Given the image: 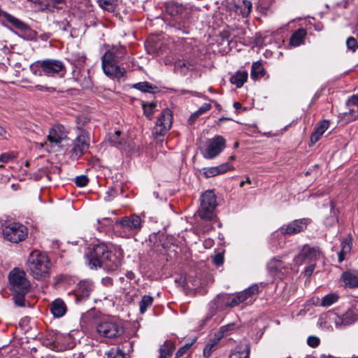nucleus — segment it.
Returning <instances> with one entry per match:
<instances>
[{
	"mask_svg": "<svg viewBox=\"0 0 358 358\" xmlns=\"http://www.w3.org/2000/svg\"><path fill=\"white\" fill-rule=\"evenodd\" d=\"M229 170H234V166L227 162L217 166L204 168L203 169V174L206 178H211L224 173Z\"/></svg>",
	"mask_w": 358,
	"mask_h": 358,
	"instance_id": "18",
	"label": "nucleus"
},
{
	"mask_svg": "<svg viewBox=\"0 0 358 358\" xmlns=\"http://www.w3.org/2000/svg\"><path fill=\"white\" fill-rule=\"evenodd\" d=\"M115 224L120 227V236L127 238L136 235L143 227L142 219L136 214H132L129 216H124L118 219Z\"/></svg>",
	"mask_w": 358,
	"mask_h": 358,
	"instance_id": "3",
	"label": "nucleus"
},
{
	"mask_svg": "<svg viewBox=\"0 0 358 358\" xmlns=\"http://www.w3.org/2000/svg\"><path fill=\"white\" fill-rule=\"evenodd\" d=\"M114 53H111L109 50L101 57V66L104 73L109 78H116L120 79L124 76V69L121 68L117 64L120 62Z\"/></svg>",
	"mask_w": 358,
	"mask_h": 358,
	"instance_id": "5",
	"label": "nucleus"
},
{
	"mask_svg": "<svg viewBox=\"0 0 358 358\" xmlns=\"http://www.w3.org/2000/svg\"><path fill=\"white\" fill-rule=\"evenodd\" d=\"M334 320L336 327H342L350 325L358 320V313L354 312V310L350 308L342 316L335 315Z\"/></svg>",
	"mask_w": 358,
	"mask_h": 358,
	"instance_id": "16",
	"label": "nucleus"
},
{
	"mask_svg": "<svg viewBox=\"0 0 358 358\" xmlns=\"http://www.w3.org/2000/svg\"><path fill=\"white\" fill-rule=\"evenodd\" d=\"M3 15L6 17V19L10 23H11L15 28H17L21 31L32 32V31L29 28V27L24 22L19 20L18 18L11 15L10 14H8L7 13H4Z\"/></svg>",
	"mask_w": 358,
	"mask_h": 358,
	"instance_id": "29",
	"label": "nucleus"
},
{
	"mask_svg": "<svg viewBox=\"0 0 358 358\" xmlns=\"http://www.w3.org/2000/svg\"><path fill=\"white\" fill-rule=\"evenodd\" d=\"M240 303H241V302L240 301V297L238 296V293L233 297V299H231V301L230 302H229V301L226 302V305L227 306H230V307L237 306Z\"/></svg>",
	"mask_w": 358,
	"mask_h": 358,
	"instance_id": "54",
	"label": "nucleus"
},
{
	"mask_svg": "<svg viewBox=\"0 0 358 358\" xmlns=\"http://www.w3.org/2000/svg\"><path fill=\"white\" fill-rule=\"evenodd\" d=\"M96 331L100 336L113 339L121 336L124 334V329L122 325L117 321L105 320L97 324Z\"/></svg>",
	"mask_w": 358,
	"mask_h": 358,
	"instance_id": "6",
	"label": "nucleus"
},
{
	"mask_svg": "<svg viewBox=\"0 0 358 358\" xmlns=\"http://www.w3.org/2000/svg\"><path fill=\"white\" fill-rule=\"evenodd\" d=\"M117 0H97V3L99 6L109 12H112L114 10L115 6L117 4Z\"/></svg>",
	"mask_w": 358,
	"mask_h": 358,
	"instance_id": "39",
	"label": "nucleus"
},
{
	"mask_svg": "<svg viewBox=\"0 0 358 358\" xmlns=\"http://www.w3.org/2000/svg\"><path fill=\"white\" fill-rule=\"evenodd\" d=\"M259 292V287L257 285H253L251 287L245 289V290L238 292L240 301L241 303L247 301L248 299L252 297L254 295L258 294Z\"/></svg>",
	"mask_w": 358,
	"mask_h": 358,
	"instance_id": "30",
	"label": "nucleus"
},
{
	"mask_svg": "<svg viewBox=\"0 0 358 358\" xmlns=\"http://www.w3.org/2000/svg\"><path fill=\"white\" fill-rule=\"evenodd\" d=\"M175 349V346L172 342L166 341L159 348V358H167L170 357L173 350Z\"/></svg>",
	"mask_w": 358,
	"mask_h": 358,
	"instance_id": "33",
	"label": "nucleus"
},
{
	"mask_svg": "<svg viewBox=\"0 0 358 358\" xmlns=\"http://www.w3.org/2000/svg\"><path fill=\"white\" fill-rule=\"evenodd\" d=\"M166 9L167 11L170 13V15H176L182 13V11L183 10V7L181 5L176 3L169 6Z\"/></svg>",
	"mask_w": 358,
	"mask_h": 358,
	"instance_id": "47",
	"label": "nucleus"
},
{
	"mask_svg": "<svg viewBox=\"0 0 358 358\" xmlns=\"http://www.w3.org/2000/svg\"><path fill=\"white\" fill-rule=\"evenodd\" d=\"M26 267L29 275L38 280L50 276V262L45 252L38 250L31 252L27 258Z\"/></svg>",
	"mask_w": 358,
	"mask_h": 358,
	"instance_id": "2",
	"label": "nucleus"
},
{
	"mask_svg": "<svg viewBox=\"0 0 358 358\" xmlns=\"http://www.w3.org/2000/svg\"><path fill=\"white\" fill-rule=\"evenodd\" d=\"M200 201L198 215L204 220H213L215 216V209L217 205L215 193L211 190L205 192L201 196Z\"/></svg>",
	"mask_w": 358,
	"mask_h": 358,
	"instance_id": "4",
	"label": "nucleus"
},
{
	"mask_svg": "<svg viewBox=\"0 0 358 358\" xmlns=\"http://www.w3.org/2000/svg\"><path fill=\"white\" fill-rule=\"evenodd\" d=\"M47 139L52 145L63 147V143L68 141L69 138L64 127L61 124H57L50 129Z\"/></svg>",
	"mask_w": 358,
	"mask_h": 358,
	"instance_id": "12",
	"label": "nucleus"
},
{
	"mask_svg": "<svg viewBox=\"0 0 358 358\" xmlns=\"http://www.w3.org/2000/svg\"><path fill=\"white\" fill-rule=\"evenodd\" d=\"M248 73L246 71H237L230 78V82L237 87H241L247 81Z\"/></svg>",
	"mask_w": 358,
	"mask_h": 358,
	"instance_id": "32",
	"label": "nucleus"
},
{
	"mask_svg": "<svg viewBox=\"0 0 358 358\" xmlns=\"http://www.w3.org/2000/svg\"><path fill=\"white\" fill-rule=\"evenodd\" d=\"M102 282L105 285L109 286L113 285V280L110 278H103Z\"/></svg>",
	"mask_w": 358,
	"mask_h": 358,
	"instance_id": "62",
	"label": "nucleus"
},
{
	"mask_svg": "<svg viewBox=\"0 0 358 358\" xmlns=\"http://www.w3.org/2000/svg\"><path fill=\"white\" fill-rule=\"evenodd\" d=\"M213 262L216 266H221L224 263V255L219 252L213 257Z\"/></svg>",
	"mask_w": 358,
	"mask_h": 358,
	"instance_id": "53",
	"label": "nucleus"
},
{
	"mask_svg": "<svg viewBox=\"0 0 358 358\" xmlns=\"http://www.w3.org/2000/svg\"><path fill=\"white\" fill-rule=\"evenodd\" d=\"M338 298V295L335 293L327 294L322 298L321 305L324 307H329L336 303Z\"/></svg>",
	"mask_w": 358,
	"mask_h": 358,
	"instance_id": "40",
	"label": "nucleus"
},
{
	"mask_svg": "<svg viewBox=\"0 0 358 358\" xmlns=\"http://www.w3.org/2000/svg\"><path fill=\"white\" fill-rule=\"evenodd\" d=\"M211 108L210 103H203L196 112H194L189 117V122H192V120L197 118L199 116L205 113Z\"/></svg>",
	"mask_w": 358,
	"mask_h": 358,
	"instance_id": "43",
	"label": "nucleus"
},
{
	"mask_svg": "<svg viewBox=\"0 0 358 358\" xmlns=\"http://www.w3.org/2000/svg\"><path fill=\"white\" fill-rule=\"evenodd\" d=\"M250 345L248 344H240L236 347L231 353L229 358H249Z\"/></svg>",
	"mask_w": 358,
	"mask_h": 358,
	"instance_id": "27",
	"label": "nucleus"
},
{
	"mask_svg": "<svg viewBox=\"0 0 358 358\" xmlns=\"http://www.w3.org/2000/svg\"><path fill=\"white\" fill-rule=\"evenodd\" d=\"M245 183L251 184V180H250V178H249V177H247V179H246V180H245V181H242V182H241V183H240V187H243V185H245Z\"/></svg>",
	"mask_w": 358,
	"mask_h": 358,
	"instance_id": "63",
	"label": "nucleus"
},
{
	"mask_svg": "<svg viewBox=\"0 0 358 358\" xmlns=\"http://www.w3.org/2000/svg\"><path fill=\"white\" fill-rule=\"evenodd\" d=\"M315 264H311L308 267H307L306 269L305 270L306 275H308V276L311 275L313 271L315 270Z\"/></svg>",
	"mask_w": 358,
	"mask_h": 358,
	"instance_id": "59",
	"label": "nucleus"
},
{
	"mask_svg": "<svg viewBox=\"0 0 358 358\" xmlns=\"http://www.w3.org/2000/svg\"><path fill=\"white\" fill-rule=\"evenodd\" d=\"M172 113L169 108L164 109L158 117L153 129V134L164 136L172 125Z\"/></svg>",
	"mask_w": 358,
	"mask_h": 358,
	"instance_id": "11",
	"label": "nucleus"
},
{
	"mask_svg": "<svg viewBox=\"0 0 358 358\" xmlns=\"http://www.w3.org/2000/svg\"><path fill=\"white\" fill-rule=\"evenodd\" d=\"M105 355L107 358H118L119 357L126 358L127 352L117 347L111 348L105 353Z\"/></svg>",
	"mask_w": 358,
	"mask_h": 358,
	"instance_id": "36",
	"label": "nucleus"
},
{
	"mask_svg": "<svg viewBox=\"0 0 358 358\" xmlns=\"http://www.w3.org/2000/svg\"><path fill=\"white\" fill-rule=\"evenodd\" d=\"M259 292V287L257 285H253L251 287L245 289V290L238 292L240 301L241 303L247 301L248 299L252 297L254 295L258 294Z\"/></svg>",
	"mask_w": 358,
	"mask_h": 358,
	"instance_id": "31",
	"label": "nucleus"
},
{
	"mask_svg": "<svg viewBox=\"0 0 358 358\" xmlns=\"http://www.w3.org/2000/svg\"><path fill=\"white\" fill-rule=\"evenodd\" d=\"M13 158V155L9 153H3L0 155V162L7 163Z\"/></svg>",
	"mask_w": 358,
	"mask_h": 358,
	"instance_id": "57",
	"label": "nucleus"
},
{
	"mask_svg": "<svg viewBox=\"0 0 358 358\" xmlns=\"http://www.w3.org/2000/svg\"><path fill=\"white\" fill-rule=\"evenodd\" d=\"M110 143L117 147L122 148L125 145L126 141L124 137L122 136V133L120 131H115L113 134L109 136Z\"/></svg>",
	"mask_w": 358,
	"mask_h": 358,
	"instance_id": "34",
	"label": "nucleus"
},
{
	"mask_svg": "<svg viewBox=\"0 0 358 358\" xmlns=\"http://www.w3.org/2000/svg\"><path fill=\"white\" fill-rule=\"evenodd\" d=\"M93 290L92 282L90 280H82L78 285L76 291V299L77 301H81L87 299Z\"/></svg>",
	"mask_w": 358,
	"mask_h": 358,
	"instance_id": "17",
	"label": "nucleus"
},
{
	"mask_svg": "<svg viewBox=\"0 0 358 358\" xmlns=\"http://www.w3.org/2000/svg\"><path fill=\"white\" fill-rule=\"evenodd\" d=\"M164 239L163 235L157 234H151L149 238L150 249L157 253L162 254L166 247L165 243L163 242Z\"/></svg>",
	"mask_w": 358,
	"mask_h": 358,
	"instance_id": "19",
	"label": "nucleus"
},
{
	"mask_svg": "<svg viewBox=\"0 0 358 358\" xmlns=\"http://www.w3.org/2000/svg\"><path fill=\"white\" fill-rule=\"evenodd\" d=\"M80 85L83 88H90L92 87V81L89 76H85L83 80L81 82Z\"/></svg>",
	"mask_w": 358,
	"mask_h": 358,
	"instance_id": "56",
	"label": "nucleus"
},
{
	"mask_svg": "<svg viewBox=\"0 0 358 358\" xmlns=\"http://www.w3.org/2000/svg\"><path fill=\"white\" fill-rule=\"evenodd\" d=\"M89 182L88 178L85 175L77 176L75 178V183L78 187H83L87 185Z\"/></svg>",
	"mask_w": 358,
	"mask_h": 358,
	"instance_id": "50",
	"label": "nucleus"
},
{
	"mask_svg": "<svg viewBox=\"0 0 358 358\" xmlns=\"http://www.w3.org/2000/svg\"><path fill=\"white\" fill-rule=\"evenodd\" d=\"M192 345V343L185 344L184 346L178 349V350L176 352V357H180L182 355H183L187 350L190 348V346Z\"/></svg>",
	"mask_w": 358,
	"mask_h": 358,
	"instance_id": "55",
	"label": "nucleus"
},
{
	"mask_svg": "<svg viewBox=\"0 0 358 358\" xmlns=\"http://www.w3.org/2000/svg\"><path fill=\"white\" fill-rule=\"evenodd\" d=\"M234 107L236 109H239V108H241V104L240 103H238V102H235V103H234Z\"/></svg>",
	"mask_w": 358,
	"mask_h": 358,
	"instance_id": "64",
	"label": "nucleus"
},
{
	"mask_svg": "<svg viewBox=\"0 0 358 358\" xmlns=\"http://www.w3.org/2000/svg\"><path fill=\"white\" fill-rule=\"evenodd\" d=\"M27 229L22 224L14 222L6 226L3 229V237L10 242L19 243L27 236Z\"/></svg>",
	"mask_w": 358,
	"mask_h": 358,
	"instance_id": "8",
	"label": "nucleus"
},
{
	"mask_svg": "<svg viewBox=\"0 0 358 358\" xmlns=\"http://www.w3.org/2000/svg\"><path fill=\"white\" fill-rule=\"evenodd\" d=\"M351 309L354 310V312L358 313V299L353 301Z\"/></svg>",
	"mask_w": 358,
	"mask_h": 358,
	"instance_id": "61",
	"label": "nucleus"
},
{
	"mask_svg": "<svg viewBox=\"0 0 358 358\" xmlns=\"http://www.w3.org/2000/svg\"><path fill=\"white\" fill-rule=\"evenodd\" d=\"M306 31L304 29H299L294 31L290 37L289 44L292 46L297 47L304 43Z\"/></svg>",
	"mask_w": 358,
	"mask_h": 358,
	"instance_id": "28",
	"label": "nucleus"
},
{
	"mask_svg": "<svg viewBox=\"0 0 358 358\" xmlns=\"http://www.w3.org/2000/svg\"><path fill=\"white\" fill-rule=\"evenodd\" d=\"M352 246V238L350 236H348L343 238L341 243V251L338 253V262L341 263L345 259L347 255H348Z\"/></svg>",
	"mask_w": 358,
	"mask_h": 358,
	"instance_id": "23",
	"label": "nucleus"
},
{
	"mask_svg": "<svg viewBox=\"0 0 358 358\" xmlns=\"http://www.w3.org/2000/svg\"><path fill=\"white\" fill-rule=\"evenodd\" d=\"M309 220L306 218L295 220L287 224H284L279 230L284 235L296 234L304 230Z\"/></svg>",
	"mask_w": 358,
	"mask_h": 358,
	"instance_id": "14",
	"label": "nucleus"
},
{
	"mask_svg": "<svg viewBox=\"0 0 358 358\" xmlns=\"http://www.w3.org/2000/svg\"><path fill=\"white\" fill-rule=\"evenodd\" d=\"M264 74V69L261 62H257L252 64L251 70V77L253 79H258Z\"/></svg>",
	"mask_w": 358,
	"mask_h": 358,
	"instance_id": "35",
	"label": "nucleus"
},
{
	"mask_svg": "<svg viewBox=\"0 0 358 358\" xmlns=\"http://www.w3.org/2000/svg\"><path fill=\"white\" fill-rule=\"evenodd\" d=\"M14 301L15 303L20 307L24 306V296L27 293H21V292H14Z\"/></svg>",
	"mask_w": 358,
	"mask_h": 358,
	"instance_id": "48",
	"label": "nucleus"
},
{
	"mask_svg": "<svg viewBox=\"0 0 358 358\" xmlns=\"http://www.w3.org/2000/svg\"><path fill=\"white\" fill-rule=\"evenodd\" d=\"M346 46L348 50L355 52L358 48V43L354 37H348L346 40Z\"/></svg>",
	"mask_w": 358,
	"mask_h": 358,
	"instance_id": "49",
	"label": "nucleus"
},
{
	"mask_svg": "<svg viewBox=\"0 0 358 358\" xmlns=\"http://www.w3.org/2000/svg\"><path fill=\"white\" fill-rule=\"evenodd\" d=\"M64 71V64L60 60L53 59L42 60V71L45 76H54Z\"/></svg>",
	"mask_w": 358,
	"mask_h": 358,
	"instance_id": "13",
	"label": "nucleus"
},
{
	"mask_svg": "<svg viewBox=\"0 0 358 358\" xmlns=\"http://www.w3.org/2000/svg\"><path fill=\"white\" fill-rule=\"evenodd\" d=\"M30 70L35 76H42L44 75L42 71V60L31 64L30 65Z\"/></svg>",
	"mask_w": 358,
	"mask_h": 358,
	"instance_id": "45",
	"label": "nucleus"
},
{
	"mask_svg": "<svg viewBox=\"0 0 358 358\" xmlns=\"http://www.w3.org/2000/svg\"><path fill=\"white\" fill-rule=\"evenodd\" d=\"M320 338L315 336H310L307 339L308 345L311 348H316L320 344Z\"/></svg>",
	"mask_w": 358,
	"mask_h": 358,
	"instance_id": "52",
	"label": "nucleus"
},
{
	"mask_svg": "<svg viewBox=\"0 0 358 358\" xmlns=\"http://www.w3.org/2000/svg\"><path fill=\"white\" fill-rule=\"evenodd\" d=\"M194 64L192 60L187 59H178L174 64V69L180 74L185 75L188 71L192 69Z\"/></svg>",
	"mask_w": 358,
	"mask_h": 358,
	"instance_id": "25",
	"label": "nucleus"
},
{
	"mask_svg": "<svg viewBox=\"0 0 358 358\" xmlns=\"http://www.w3.org/2000/svg\"><path fill=\"white\" fill-rule=\"evenodd\" d=\"M319 256L320 250L317 247H310L308 245H305L300 253L295 257L294 261L296 264H302L306 262L314 261Z\"/></svg>",
	"mask_w": 358,
	"mask_h": 358,
	"instance_id": "15",
	"label": "nucleus"
},
{
	"mask_svg": "<svg viewBox=\"0 0 358 358\" xmlns=\"http://www.w3.org/2000/svg\"><path fill=\"white\" fill-rule=\"evenodd\" d=\"M106 194L108 196L106 198V199L107 201H110L112 199V197L115 196V195L117 194V190L113 188H111L106 192Z\"/></svg>",
	"mask_w": 358,
	"mask_h": 358,
	"instance_id": "58",
	"label": "nucleus"
},
{
	"mask_svg": "<svg viewBox=\"0 0 358 358\" xmlns=\"http://www.w3.org/2000/svg\"><path fill=\"white\" fill-rule=\"evenodd\" d=\"M329 122L328 120H324L319 122L315 127V131L311 134L310 141L313 143H317L322 134L327 131L329 128Z\"/></svg>",
	"mask_w": 358,
	"mask_h": 358,
	"instance_id": "22",
	"label": "nucleus"
},
{
	"mask_svg": "<svg viewBox=\"0 0 358 358\" xmlns=\"http://www.w3.org/2000/svg\"><path fill=\"white\" fill-rule=\"evenodd\" d=\"M217 344V341L216 340H214L213 341L208 343L203 349V356L206 357H209L212 352L215 350Z\"/></svg>",
	"mask_w": 358,
	"mask_h": 358,
	"instance_id": "46",
	"label": "nucleus"
},
{
	"mask_svg": "<svg viewBox=\"0 0 358 358\" xmlns=\"http://www.w3.org/2000/svg\"><path fill=\"white\" fill-rule=\"evenodd\" d=\"M341 280L345 286L358 287V271H346L342 274Z\"/></svg>",
	"mask_w": 358,
	"mask_h": 358,
	"instance_id": "21",
	"label": "nucleus"
},
{
	"mask_svg": "<svg viewBox=\"0 0 358 358\" xmlns=\"http://www.w3.org/2000/svg\"><path fill=\"white\" fill-rule=\"evenodd\" d=\"M349 112L351 113L352 117H348L346 115H341V122L343 124H348L358 118V108L349 107Z\"/></svg>",
	"mask_w": 358,
	"mask_h": 358,
	"instance_id": "42",
	"label": "nucleus"
},
{
	"mask_svg": "<svg viewBox=\"0 0 358 358\" xmlns=\"http://www.w3.org/2000/svg\"><path fill=\"white\" fill-rule=\"evenodd\" d=\"M50 311L55 317H62L66 312V307L64 302L57 299L52 302L50 307Z\"/></svg>",
	"mask_w": 358,
	"mask_h": 358,
	"instance_id": "24",
	"label": "nucleus"
},
{
	"mask_svg": "<svg viewBox=\"0 0 358 358\" xmlns=\"http://www.w3.org/2000/svg\"><path fill=\"white\" fill-rule=\"evenodd\" d=\"M286 268L285 264L279 259L273 258L271 259L268 264L267 268L271 275L273 276L278 275L282 269Z\"/></svg>",
	"mask_w": 358,
	"mask_h": 358,
	"instance_id": "26",
	"label": "nucleus"
},
{
	"mask_svg": "<svg viewBox=\"0 0 358 358\" xmlns=\"http://www.w3.org/2000/svg\"><path fill=\"white\" fill-rule=\"evenodd\" d=\"M133 87L143 92H152L153 90L157 89L156 86H154L148 82L136 83L133 85Z\"/></svg>",
	"mask_w": 358,
	"mask_h": 358,
	"instance_id": "41",
	"label": "nucleus"
},
{
	"mask_svg": "<svg viewBox=\"0 0 358 358\" xmlns=\"http://www.w3.org/2000/svg\"><path fill=\"white\" fill-rule=\"evenodd\" d=\"M157 102L155 101L150 103L143 101L142 103V107L144 111V114L148 119L151 120L152 118L153 114L155 113V109L157 107Z\"/></svg>",
	"mask_w": 358,
	"mask_h": 358,
	"instance_id": "38",
	"label": "nucleus"
},
{
	"mask_svg": "<svg viewBox=\"0 0 358 358\" xmlns=\"http://www.w3.org/2000/svg\"><path fill=\"white\" fill-rule=\"evenodd\" d=\"M252 4L250 1L243 0L240 4H231L230 9L236 13L246 17L251 12Z\"/></svg>",
	"mask_w": 358,
	"mask_h": 358,
	"instance_id": "20",
	"label": "nucleus"
},
{
	"mask_svg": "<svg viewBox=\"0 0 358 358\" xmlns=\"http://www.w3.org/2000/svg\"><path fill=\"white\" fill-rule=\"evenodd\" d=\"M226 141L222 136H215L207 141L206 148L203 152L204 158L212 159L218 156L225 148Z\"/></svg>",
	"mask_w": 358,
	"mask_h": 358,
	"instance_id": "10",
	"label": "nucleus"
},
{
	"mask_svg": "<svg viewBox=\"0 0 358 358\" xmlns=\"http://www.w3.org/2000/svg\"><path fill=\"white\" fill-rule=\"evenodd\" d=\"M108 50L111 53H114L115 56L120 60H122L127 53L125 48L121 45L113 47L111 49H109Z\"/></svg>",
	"mask_w": 358,
	"mask_h": 358,
	"instance_id": "44",
	"label": "nucleus"
},
{
	"mask_svg": "<svg viewBox=\"0 0 358 358\" xmlns=\"http://www.w3.org/2000/svg\"><path fill=\"white\" fill-rule=\"evenodd\" d=\"M85 257L91 268L102 267L107 271H115L117 268V265L112 262L110 251L103 243L87 248Z\"/></svg>",
	"mask_w": 358,
	"mask_h": 358,
	"instance_id": "1",
	"label": "nucleus"
},
{
	"mask_svg": "<svg viewBox=\"0 0 358 358\" xmlns=\"http://www.w3.org/2000/svg\"><path fill=\"white\" fill-rule=\"evenodd\" d=\"M90 146V134L85 130H81L79 135L73 143L71 150V158L73 160L78 159L86 152Z\"/></svg>",
	"mask_w": 358,
	"mask_h": 358,
	"instance_id": "9",
	"label": "nucleus"
},
{
	"mask_svg": "<svg viewBox=\"0 0 358 358\" xmlns=\"http://www.w3.org/2000/svg\"><path fill=\"white\" fill-rule=\"evenodd\" d=\"M9 282L13 292L27 293L30 288V282L26 278V273L17 268L10 271Z\"/></svg>",
	"mask_w": 358,
	"mask_h": 358,
	"instance_id": "7",
	"label": "nucleus"
},
{
	"mask_svg": "<svg viewBox=\"0 0 358 358\" xmlns=\"http://www.w3.org/2000/svg\"><path fill=\"white\" fill-rule=\"evenodd\" d=\"M153 297L149 295H144L139 302V310L141 314H144L147 309L152 306Z\"/></svg>",
	"mask_w": 358,
	"mask_h": 358,
	"instance_id": "37",
	"label": "nucleus"
},
{
	"mask_svg": "<svg viewBox=\"0 0 358 358\" xmlns=\"http://www.w3.org/2000/svg\"><path fill=\"white\" fill-rule=\"evenodd\" d=\"M88 122V119L86 117H77V124H78V128L80 129V125L82 122V125H84L86 122Z\"/></svg>",
	"mask_w": 358,
	"mask_h": 358,
	"instance_id": "60",
	"label": "nucleus"
},
{
	"mask_svg": "<svg viewBox=\"0 0 358 358\" xmlns=\"http://www.w3.org/2000/svg\"><path fill=\"white\" fill-rule=\"evenodd\" d=\"M348 107L358 108V94L351 96L346 101Z\"/></svg>",
	"mask_w": 358,
	"mask_h": 358,
	"instance_id": "51",
	"label": "nucleus"
}]
</instances>
